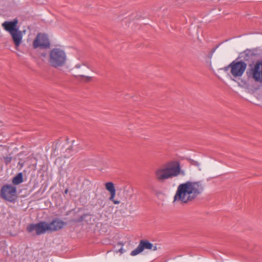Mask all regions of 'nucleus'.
<instances>
[{
  "label": "nucleus",
  "instance_id": "f257e3e1",
  "mask_svg": "<svg viewBox=\"0 0 262 262\" xmlns=\"http://www.w3.org/2000/svg\"><path fill=\"white\" fill-rule=\"evenodd\" d=\"M204 185L201 181H187L180 184L173 198V202L187 203L192 201L204 190Z\"/></svg>",
  "mask_w": 262,
  "mask_h": 262
},
{
  "label": "nucleus",
  "instance_id": "f03ea898",
  "mask_svg": "<svg viewBox=\"0 0 262 262\" xmlns=\"http://www.w3.org/2000/svg\"><path fill=\"white\" fill-rule=\"evenodd\" d=\"M18 22V19L15 18L12 21H5L2 24L4 29L11 35L16 48L19 46L23 38L22 32L17 27Z\"/></svg>",
  "mask_w": 262,
  "mask_h": 262
},
{
  "label": "nucleus",
  "instance_id": "7ed1b4c3",
  "mask_svg": "<svg viewBox=\"0 0 262 262\" xmlns=\"http://www.w3.org/2000/svg\"><path fill=\"white\" fill-rule=\"evenodd\" d=\"M66 61L67 55L63 50L53 48L50 51L49 62L51 67L55 68L62 67L66 64Z\"/></svg>",
  "mask_w": 262,
  "mask_h": 262
},
{
  "label": "nucleus",
  "instance_id": "20e7f679",
  "mask_svg": "<svg viewBox=\"0 0 262 262\" xmlns=\"http://www.w3.org/2000/svg\"><path fill=\"white\" fill-rule=\"evenodd\" d=\"M17 188L11 184H5L1 189L0 197L11 203H14L16 200Z\"/></svg>",
  "mask_w": 262,
  "mask_h": 262
},
{
  "label": "nucleus",
  "instance_id": "39448f33",
  "mask_svg": "<svg viewBox=\"0 0 262 262\" xmlns=\"http://www.w3.org/2000/svg\"><path fill=\"white\" fill-rule=\"evenodd\" d=\"M247 76L255 82L262 83V60H257L254 67L246 72Z\"/></svg>",
  "mask_w": 262,
  "mask_h": 262
},
{
  "label": "nucleus",
  "instance_id": "423d86ee",
  "mask_svg": "<svg viewBox=\"0 0 262 262\" xmlns=\"http://www.w3.org/2000/svg\"><path fill=\"white\" fill-rule=\"evenodd\" d=\"M50 225L45 221H41L37 224H29L26 227V231L28 233H32L33 231H35L36 235H39L44 234L47 231L50 229Z\"/></svg>",
  "mask_w": 262,
  "mask_h": 262
},
{
  "label": "nucleus",
  "instance_id": "0eeeda50",
  "mask_svg": "<svg viewBox=\"0 0 262 262\" xmlns=\"http://www.w3.org/2000/svg\"><path fill=\"white\" fill-rule=\"evenodd\" d=\"M166 170L168 172L169 179L172 177H177L180 174L182 176L185 175L184 170L181 169L180 164L179 162L172 161L165 164Z\"/></svg>",
  "mask_w": 262,
  "mask_h": 262
},
{
  "label": "nucleus",
  "instance_id": "6e6552de",
  "mask_svg": "<svg viewBox=\"0 0 262 262\" xmlns=\"http://www.w3.org/2000/svg\"><path fill=\"white\" fill-rule=\"evenodd\" d=\"M231 73L235 77H239L243 75L247 68V63L244 61L235 60L232 61L230 66Z\"/></svg>",
  "mask_w": 262,
  "mask_h": 262
},
{
  "label": "nucleus",
  "instance_id": "1a4fd4ad",
  "mask_svg": "<svg viewBox=\"0 0 262 262\" xmlns=\"http://www.w3.org/2000/svg\"><path fill=\"white\" fill-rule=\"evenodd\" d=\"M33 46L34 49L38 47L42 49L50 48V43L48 36L45 34H38L33 41Z\"/></svg>",
  "mask_w": 262,
  "mask_h": 262
},
{
  "label": "nucleus",
  "instance_id": "9d476101",
  "mask_svg": "<svg viewBox=\"0 0 262 262\" xmlns=\"http://www.w3.org/2000/svg\"><path fill=\"white\" fill-rule=\"evenodd\" d=\"M154 176L155 179L160 183H164L166 180L169 179L165 164L155 169Z\"/></svg>",
  "mask_w": 262,
  "mask_h": 262
},
{
  "label": "nucleus",
  "instance_id": "9b49d317",
  "mask_svg": "<svg viewBox=\"0 0 262 262\" xmlns=\"http://www.w3.org/2000/svg\"><path fill=\"white\" fill-rule=\"evenodd\" d=\"M256 56V53H255V50L246 49L243 52L241 53L240 58H243V61H244L245 63L246 62L249 63V66L251 67L250 69H251L254 67V66H252V64L254 62Z\"/></svg>",
  "mask_w": 262,
  "mask_h": 262
},
{
  "label": "nucleus",
  "instance_id": "f8f14e48",
  "mask_svg": "<svg viewBox=\"0 0 262 262\" xmlns=\"http://www.w3.org/2000/svg\"><path fill=\"white\" fill-rule=\"evenodd\" d=\"M154 246L152 243L146 239H142L140 241L137 248L132 251L130 253L132 256H135L142 252L145 249H152Z\"/></svg>",
  "mask_w": 262,
  "mask_h": 262
},
{
  "label": "nucleus",
  "instance_id": "ddd939ff",
  "mask_svg": "<svg viewBox=\"0 0 262 262\" xmlns=\"http://www.w3.org/2000/svg\"><path fill=\"white\" fill-rule=\"evenodd\" d=\"M105 189L109 191L111 194L109 200L113 202L115 204H119L120 203V201L114 199L116 191L114 183L111 182H107L105 184Z\"/></svg>",
  "mask_w": 262,
  "mask_h": 262
},
{
  "label": "nucleus",
  "instance_id": "4468645a",
  "mask_svg": "<svg viewBox=\"0 0 262 262\" xmlns=\"http://www.w3.org/2000/svg\"><path fill=\"white\" fill-rule=\"evenodd\" d=\"M48 225H50L51 228L49 229V231H56L61 229L67 225V223L58 219H54L51 222L48 223Z\"/></svg>",
  "mask_w": 262,
  "mask_h": 262
},
{
  "label": "nucleus",
  "instance_id": "2eb2a0df",
  "mask_svg": "<svg viewBox=\"0 0 262 262\" xmlns=\"http://www.w3.org/2000/svg\"><path fill=\"white\" fill-rule=\"evenodd\" d=\"M24 181L23 174L22 172L17 173L12 180V184L14 185H18Z\"/></svg>",
  "mask_w": 262,
  "mask_h": 262
},
{
  "label": "nucleus",
  "instance_id": "dca6fc26",
  "mask_svg": "<svg viewBox=\"0 0 262 262\" xmlns=\"http://www.w3.org/2000/svg\"><path fill=\"white\" fill-rule=\"evenodd\" d=\"M89 215H91V214L89 213H85V214H84L81 215L78 219H75L71 220L70 221V222L75 223H81L84 221V220L85 219L86 216H89Z\"/></svg>",
  "mask_w": 262,
  "mask_h": 262
},
{
  "label": "nucleus",
  "instance_id": "f3484780",
  "mask_svg": "<svg viewBox=\"0 0 262 262\" xmlns=\"http://www.w3.org/2000/svg\"><path fill=\"white\" fill-rule=\"evenodd\" d=\"M75 77L76 78H77L78 77H80L81 78H83L84 79V80H83L84 82H86V83L91 81L92 80V78H93L92 77L86 76H84V75H83L75 76Z\"/></svg>",
  "mask_w": 262,
  "mask_h": 262
},
{
  "label": "nucleus",
  "instance_id": "a211bd4d",
  "mask_svg": "<svg viewBox=\"0 0 262 262\" xmlns=\"http://www.w3.org/2000/svg\"><path fill=\"white\" fill-rule=\"evenodd\" d=\"M188 161L189 162V163L192 165L196 166L198 167L200 166V163L195 160H193L191 159H188Z\"/></svg>",
  "mask_w": 262,
  "mask_h": 262
},
{
  "label": "nucleus",
  "instance_id": "6ab92c4d",
  "mask_svg": "<svg viewBox=\"0 0 262 262\" xmlns=\"http://www.w3.org/2000/svg\"><path fill=\"white\" fill-rule=\"evenodd\" d=\"M4 162L6 165L9 164L12 160V158L11 157H6L4 158Z\"/></svg>",
  "mask_w": 262,
  "mask_h": 262
},
{
  "label": "nucleus",
  "instance_id": "aec40b11",
  "mask_svg": "<svg viewBox=\"0 0 262 262\" xmlns=\"http://www.w3.org/2000/svg\"><path fill=\"white\" fill-rule=\"evenodd\" d=\"M218 46H217L216 47H215V48H212L211 49V50L210 51V52H209V54H208V58L211 59L212 58V56L213 55V54L214 53V52H215V51L216 50V49L218 48Z\"/></svg>",
  "mask_w": 262,
  "mask_h": 262
},
{
  "label": "nucleus",
  "instance_id": "412c9836",
  "mask_svg": "<svg viewBox=\"0 0 262 262\" xmlns=\"http://www.w3.org/2000/svg\"><path fill=\"white\" fill-rule=\"evenodd\" d=\"M115 251L117 253L120 252L121 254H122V253H123L124 252V251L123 250V248L122 247H121L118 250H116Z\"/></svg>",
  "mask_w": 262,
  "mask_h": 262
},
{
  "label": "nucleus",
  "instance_id": "4be33fe9",
  "mask_svg": "<svg viewBox=\"0 0 262 262\" xmlns=\"http://www.w3.org/2000/svg\"><path fill=\"white\" fill-rule=\"evenodd\" d=\"M229 66H230V64H229L228 66L224 67V68H223L222 69H223L224 71L227 72V71H228L229 69V68H230V67H229Z\"/></svg>",
  "mask_w": 262,
  "mask_h": 262
},
{
  "label": "nucleus",
  "instance_id": "5701e85b",
  "mask_svg": "<svg viewBox=\"0 0 262 262\" xmlns=\"http://www.w3.org/2000/svg\"><path fill=\"white\" fill-rule=\"evenodd\" d=\"M100 204V206L101 208H103L105 206V203H104L103 200H101V202L99 203Z\"/></svg>",
  "mask_w": 262,
  "mask_h": 262
},
{
  "label": "nucleus",
  "instance_id": "b1692460",
  "mask_svg": "<svg viewBox=\"0 0 262 262\" xmlns=\"http://www.w3.org/2000/svg\"><path fill=\"white\" fill-rule=\"evenodd\" d=\"M82 65L85 66H86L87 68H88L89 69H91V67H90V66H89V64L87 62H83V63H82Z\"/></svg>",
  "mask_w": 262,
  "mask_h": 262
},
{
  "label": "nucleus",
  "instance_id": "393cba45",
  "mask_svg": "<svg viewBox=\"0 0 262 262\" xmlns=\"http://www.w3.org/2000/svg\"><path fill=\"white\" fill-rule=\"evenodd\" d=\"M81 67V64H77L75 65V67L77 69H79Z\"/></svg>",
  "mask_w": 262,
  "mask_h": 262
},
{
  "label": "nucleus",
  "instance_id": "a878e982",
  "mask_svg": "<svg viewBox=\"0 0 262 262\" xmlns=\"http://www.w3.org/2000/svg\"><path fill=\"white\" fill-rule=\"evenodd\" d=\"M68 191H69L68 188L64 190V194H67V193H68Z\"/></svg>",
  "mask_w": 262,
  "mask_h": 262
},
{
  "label": "nucleus",
  "instance_id": "bb28decb",
  "mask_svg": "<svg viewBox=\"0 0 262 262\" xmlns=\"http://www.w3.org/2000/svg\"><path fill=\"white\" fill-rule=\"evenodd\" d=\"M117 245H118V246H121L123 245V244H122L121 243H120V242H119V243L117 244Z\"/></svg>",
  "mask_w": 262,
  "mask_h": 262
},
{
  "label": "nucleus",
  "instance_id": "cd10ccee",
  "mask_svg": "<svg viewBox=\"0 0 262 262\" xmlns=\"http://www.w3.org/2000/svg\"><path fill=\"white\" fill-rule=\"evenodd\" d=\"M153 250L154 251L156 250H157V247L156 246H154Z\"/></svg>",
  "mask_w": 262,
  "mask_h": 262
},
{
  "label": "nucleus",
  "instance_id": "c85d7f7f",
  "mask_svg": "<svg viewBox=\"0 0 262 262\" xmlns=\"http://www.w3.org/2000/svg\"><path fill=\"white\" fill-rule=\"evenodd\" d=\"M42 56L45 57L46 56V54H42Z\"/></svg>",
  "mask_w": 262,
  "mask_h": 262
}]
</instances>
